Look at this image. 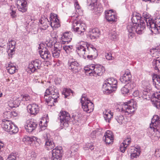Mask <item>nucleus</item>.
<instances>
[{"instance_id": "obj_1", "label": "nucleus", "mask_w": 160, "mask_h": 160, "mask_svg": "<svg viewBox=\"0 0 160 160\" xmlns=\"http://www.w3.org/2000/svg\"><path fill=\"white\" fill-rule=\"evenodd\" d=\"M157 115L153 116L152 120L151 123L150 124V127L151 130L153 129L154 132L152 135V138H154V139L158 140L160 137V120Z\"/></svg>"}, {"instance_id": "obj_2", "label": "nucleus", "mask_w": 160, "mask_h": 160, "mask_svg": "<svg viewBox=\"0 0 160 160\" xmlns=\"http://www.w3.org/2000/svg\"><path fill=\"white\" fill-rule=\"evenodd\" d=\"M81 102L82 108L84 111L89 113L93 111L94 104L90 100L86 97L85 94L82 95Z\"/></svg>"}, {"instance_id": "obj_3", "label": "nucleus", "mask_w": 160, "mask_h": 160, "mask_svg": "<svg viewBox=\"0 0 160 160\" xmlns=\"http://www.w3.org/2000/svg\"><path fill=\"white\" fill-rule=\"evenodd\" d=\"M132 99L127 102H126L122 105V112L124 113L125 115H128L132 114L135 110L136 105Z\"/></svg>"}, {"instance_id": "obj_4", "label": "nucleus", "mask_w": 160, "mask_h": 160, "mask_svg": "<svg viewBox=\"0 0 160 160\" xmlns=\"http://www.w3.org/2000/svg\"><path fill=\"white\" fill-rule=\"evenodd\" d=\"M76 18H77V17ZM72 30L77 34L83 35L86 28L85 24L77 21L76 19L72 21Z\"/></svg>"}, {"instance_id": "obj_5", "label": "nucleus", "mask_w": 160, "mask_h": 160, "mask_svg": "<svg viewBox=\"0 0 160 160\" xmlns=\"http://www.w3.org/2000/svg\"><path fill=\"white\" fill-rule=\"evenodd\" d=\"M58 118L60 120L61 127L62 128L68 127L71 118L70 114L66 111H62L60 112Z\"/></svg>"}, {"instance_id": "obj_6", "label": "nucleus", "mask_w": 160, "mask_h": 160, "mask_svg": "<svg viewBox=\"0 0 160 160\" xmlns=\"http://www.w3.org/2000/svg\"><path fill=\"white\" fill-rule=\"evenodd\" d=\"M63 151L61 147H57L52 150L51 160H61Z\"/></svg>"}, {"instance_id": "obj_7", "label": "nucleus", "mask_w": 160, "mask_h": 160, "mask_svg": "<svg viewBox=\"0 0 160 160\" xmlns=\"http://www.w3.org/2000/svg\"><path fill=\"white\" fill-rule=\"evenodd\" d=\"M41 62L38 60L32 61L29 63L28 68L32 73H34L37 71L38 69L41 68Z\"/></svg>"}, {"instance_id": "obj_8", "label": "nucleus", "mask_w": 160, "mask_h": 160, "mask_svg": "<svg viewBox=\"0 0 160 160\" xmlns=\"http://www.w3.org/2000/svg\"><path fill=\"white\" fill-rule=\"evenodd\" d=\"M38 123L33 119L27 121L25 125V128L27 131L30 132H32L36 128Z\"/></svg>"}, {"instance_id": "obj_9", "label": "nucleus", "mask_w": 160, "mask_h": 160, "mask_svg": "<svg viewBox=\"0 0 160 160\" xmlns=\"http://www.w3.org/2000/svg\"><path fill=\"white\" fill-rule=\"evenodd\" d=\"M92 70L93 72V75L95 77L101 76L104 72V70L102 66L100 65H92Z\"/></svg>"}, {"instance_id": "obj_10", "label": "nucleus", "mask_w": 160, "mask_h": 160, "mask_svg": "<svg viewBox=\"0 0 160 160\" xmlns=\"http://www.w3.org/2000/svg\"><path fill=\"white\" fill-rule=\"evenodd\" d=\"M85 46L87 47L86 54H90L91 58L94 57V58H96L98 56V52L96 49L92 45L90 44L86 45Z\"/></svg>"}, {"instance_id": "obj_11", "label": "nucleus", "mask_w": 160, "mask_h": 160, "mask_svg": "<svg viewBox=\"0 0 160 160\" xmlns=\"http://www.w3.org/2000/svg\"><path fill=\"white\" fill-rule=\"evenodd\" d=\"M55 92V94H53V92L51 93L50 94L51 96H49L47 98V95L46 96H44V98L46 100V102L48 103H53L54 102H57V99L59 97V94L58 90H56Z\"/></svg>"}, {"instance_id": "obj_12", "label": "nucleus", "mask_w": 160, "mask_h": 160, "mask_svg": "<svg viewBox=\"0 0 160 160\" xmlns=\"http://www.w3.org/2000/svg\"><path fill=\"white\" fill-rule=\"evenodd\" d=\"M57 15L54 13H51L50 16L51 26L52 27L58 28L60 26L59 20L56 17Z\"/></svg>"}, {"instance_id": "obj_13", "label": "nucleus", "mask_w": 160, "mask_h": 160, "mask_svg": "<svg viewBox=\"0 0 160 160\" xmlns=\"http://www.w3.org/2000/svg\"><path fill=\"white\" fill-rule=\"evenodd\" d=\"M27 110L30 113L34 115L37 114L39 110L38 105L35 103L28 105L27 106Z\"/></svg>"}, {"instance_id": "obj_14", "label": "nucleus", "mask_w": 160, "mask_h": 160, "mask_svg": "<svg viewBox=\"0 0 160 160\" xmlns=\"http://www.w3.org/2000/svg\"><path fill=\"white\" fill-rule=\"evenodd\" d=\"M18 8L19 11L24 12L27 10L26 7L27 2L25 0H18L17 2Z\"/></svg>"}, {"instance_id": "obj_15", "label": "nucleus", "mask_w": 160, "mask_h": 160, "mask_svg": "<svg viewBox=\"0 0 160 160\" xmlns=\"http://www.w3.org/2000/svg\"><path fill=\"white\" fill-rule=\"evenodd\" d=\"M113 140L112 132L110 131H108L102 138L103 141H104L106 144H110L113 142Z\"/></svg>"}, {"instance_id": "obj_16", "label": "nucleus", "mask_w": 160, "mask_h": 160, "mask_svg": "<svg viewBox=\"0 0 160 160\" xmlns=\"http://www.w3.org/2000/svg\"><path fill=\"white\" fill-rule=\"evenodd\" d=\"M132 21L133 24L137 25L138 23H141L145 22L142 19L140 14L139 13H134L132 15Z\"/></svg>"}, {"instance_id": "obj_17", "label": "nucleus", "mask_w": 160, "mask_h": 160, "mask_svg": "<svg viewBox=\"0 0 160 160\" xmlns=\"http://www.w3.org/2000/svg\"><path fill=\"white\" fill-rule=\"evenodd\" d=\"M105 14L106 18L108 22H114L116 21L117 16L115 13L112 12L111 10L106 11Z\"/></svg>"}, {"instance_id": "obj_18", "label": "nucleus", "mask_w": 160, "mask_h": 160, "mask_svg": "<svg viewBox=\"0 0 160 160\" xmlns=\"http://www.w3.org/2000/svg\"><path fill=\"white\" fill-rule=\"evenodd\" d=\"M129 152L131 153V158L133 159L138 157L140 154L141 151L139 147L136 148L133 147H131Z\"/></svg>"}, {"instance_id": "obj_19", "label": "nucleus", "mask_w": 160, "mask_h": 160, "mask_svg": "<svg viewBox=\"0 0 160 160\" xmlns=\"http://www.w3.org/2000/svg\"><path fill=\"white\" fill-rule=\"evenodd\" d=\"M69 62L68 66L69 69L72 70L73 73L78 72L80 69V67L79 63L75 61Z\"/></svg>"}, {"instance_id": "obj_20", "label": "nucleus", "mask_w": 160, "mask_h": 160, "mask_svg": "<svg viewBox=\"0 0 160 160\" xmlns=\"http://www.w3.org/2000/svg\"><path fill=\"white\" fill-rule=\"evenodd\" d=\"M147 26L150 29L151 31L153 32L157 33L158 32V28L156 24L154 23L153 20L152 19L151 20L147 22Z\"/></svg>"}, {"instance_id": "obj_21", "label": "nucleus", "mask_w": 160, "mask_h": 160, "mask_svg": "<svg viewBox=\"0 0 160 160\" xmlns=\"http://www.w3.org/2000/svg\"><path fill=\"white\" fill-rule=\"evenodd\" d=\"M41 57L44 60H49L51 58V55L48 50L46 48H43L39 51Z\"/></svg>"}, {"instance_id": "obj_22", "label": "nucleus", "mask_w": 160, "mask_h": 160, "mask_svg": "<svg viewBox=\"0 0 160 160\" xmlns=\"http://www.w3.org/2000/svg\"><path fill=\"white\" fill-rule=\"evenodd\" d=\"M117 88V86H112L107 82H105V81L104 82L102 86L104 91L106 92L107 91V93H111L113 91L115 90Z\"/></svg>"}, {"instance_id": "obj_23", "label": "nucleus", "mask_w": 160, "mask_h": 160, "mask_svg": "<svg viewBox=\"0 0 160 160\" xmlns=\"http://www.w3.org/2000/svg\"><path fill=\"white\" fill-rule=\"evenodd\" d=\"M135 83H127L121 89L122 93L123 94H127L129 92V90L131 89H133L135 87Z\"/></svg>"}, {"instance_id": "obj_24", "label": "nucleus", "mask_w": 160, "mask_h": 160, "mask_svg": "<svg viewBox=\"0 0 160 160\" xmlns=\"http://www.w3.org/2000/svg\"><path fill=\"white\" fill-rule=\"evenodd\" d=\"M87 6H88V8L90 9L97 8L98 11L100 12H102L103 11V8L102 7L100 8V10H98L99 7L97 6V0H88Z\"/></svg>"}, {"instance_id": "obj_25", "label": "nucleus", "mask_w": 160, "mask_h": 160, "mask_svg": "<svg viewBox=\"0 0 160 160\" xmlns=\"http://www.w3.org/2000/svg\"><path fill=\"white\" fill-rule=\"evenodd\" d=\"M4 120L2 122V128L5 131L9 132V131L11 130L10 129L12 128L13 124L9 120Z\"/></svg>"}, {"instance_id": "obj_26", "label": "nucleus", "mask_w": 160, "mask_h": 160, "mask_svg": "<svg viewBox=\"0 0 160 160\" xmlns=\"http://www.w3.org/2000/svg\"><path fill=\"white\" fill-rule=\"evenodd\" d=\"M4 120L2 122V128L5 131L9 132V131L11 130L10 129L12 128L13 124L9 120Z\"/></svg>"}, {"instance_id": "obj_27", "label": "nucleus", "mask_w": 160, "mask_h": 160, "mask_svg": "<svg viewBox=\"0 0 160 160\" xmlns=\"http://www.w3.org/2000/svg\"><path fill=\"white\" fill-rule=\"evenodd\" d=\"M49 136V134H47L45 136V138H46L45 146L47 149L49 150L52 149L55 147L53 142L51 139L48 138V137Z\"/></svg>"}, {"instance_id": "obj_28", "label": "nucleus", "mask_w": 160, "mask_h": 160, "mask_svg": "<svg viewBox=\"0 0 160 160\" xmlns=\"http://www.w3.org/2000/svg\"><path fill=\"white\" fill-rule=\"evenodd\" d=\"M145 26L146 23L145 22L138 23L137 25H135V32L139 34H142L145 29Z\"/></svg>"}, {"instance_id": "obj_29", "label": "nucleus", "mask_w": 160, "mask_h": 160, "mask_svg": "<svg viewBox=\"0 0 160 160\" xmlns=\"http://www.w3.org/2000/svg\"><path fill=\"white\" fill-rule=\"evenodd\" d=\"M62 42L63 44L66 42H70L72 39V35L70 32H65L63 34V36L61 37Z\"/></svg>"}, {"instance_id": "obj_30", "label": "nucleus", "mask_w": 160, "mask_h": 160, "mask_svg": "<svg viewBox=\"0 0 160 160\" xmlns=\"http://www.w3.org/2000/svg\"><path fill=\"white\" fill-rule=\"evenodd\" d=\"M132 76L131 75H128V76L126 75H123L120 77V80L122 83H134V82L132 81Z\"/></svg>"}, {"instance_id": "obj_31", "label": "nucleus", "mask_w": 160, "mask_h": 160, "mask_svg": "<svg viewBox=\"0 0 160 160\" xmlns=\"http://www.w3.org/2000/svg\"><path fill=\"white\" fill-rule=\"evenodd\" d=\"M100 35V32L99 29L95 28L90 31L89 36L91 39H95L97 37H98Z\"/></svg>"}, {"instance_id": "obj_32", "label": "nucleus", "mask_w": 160, "mask_h": 160, "mask_svg": "<svg viewBox=\"0 0 160 160\" xmlns=\"http://www.w3.org/2000/svg\"><path fill=\"white\" fill-rule=\"evenodd\" d=\"M89 44L86 43L84 44L83 46L81 45L77 48V52L78 54L80 55H82L84 57V55L86 54V51H87V47L86 45H88Z\"/></svg>"}, {"instance_id": "obj_33", "label": "nucleus", "mask_w": 160, "mask_h": 160, "mask_svg": "<svg viewBox=\"0 0 160 160\" xmlns=\"http://www.w3.org/2000/svg\"><path fill=\"white\" fill-rule=\"evenodd\" d=\"M6 66L7 71L10 74L14 73L17 70L14 64L11 62L6 64Z\"/></svg>"}, {"instance_id": "obj_34", "label": "nucleus", "mask_w": 160, "mask_h": 160, "mask_svg": "<svg viewBox=\"0 0 160 160\" xmlns=\"http://www.w3.org/2000/svg\"><path fill=\"white\" fill-rule=\"evenodd\" d=\"M115 119L120 124L125 123L127 122V118H124L123 115L118 114L115 117Z\"/></svg>"}, {"instance_id": "obj_35", "label": "nucleus", "mask_w": 160, "mask_h": 160, "mask_svg": "<svg viewBox=\"0 0 160 160\" xmlns=\"http://www.w3.org/2000/svg\"><path fill=\"white\" fill-rule=\"evenodd\" d=\"M52 54L53 57L55 58H57L59 57L60 50L58 48L54 46L51 49Z\"/></svg>"}, {"instance_id": "obj_36", "label": "nucleus", "mask_w": 160, "mask_h": 160, "mask_svg": "<svg viewBox=\"0 0 160 160\" xmlns=\"http://www.w3.org/2000/svg\"><path fill=\"white\" fill-rule=\"evenodd\" d=\"M153 68L158 70L159 73H160V60L154 59L152 62Z\"/></svg>"}, {"instance_id": "obj_37", "label": "nucleus", "mask_w": 160, "mask_h": 160, "mask_svg": "<svg viewBox=\"0 0 160 160\" xmlns=\"http://www.w3.org/2000/svg\"><path fill=\"white\" fill-rule=\"evenodd\" d=\"M55 90H58V89L56 88L55 86H51L49 87L46 90L44 96H46L47 95H50L51 94V93H52V92H53Z\"/></svg>"}, {"instance_id": "obj_38", "label": "nucleus", "mask_w": 160, "mask_h": 160, "mask_svg": "<svg viewBox=\"0 0 160 160\" xmlns=\"http://www.w3.org/2000/svg\"><path fill=\"white\" fill-rule=\"evenodd\" d=\"M38 138L34 136L25 137L23 139V141H27L29 142L32 143L34 142L37 141Z\"/></svg>"}, {"instance_id": "obj_39", "label": "nucleus", "mask_w": 160, "mask_h": 160, "mask_svg": "<svg viewBox=\"0 0 160 160\" xmlns=\"http://www.w3.org/2000/svg\"><path fill=\"white\" fill-rule=\"evenodd\" d=\"M111 39L113 40H117L118 38V35L116 32L115 29H113L109 34Z\"/></svg>"}, {"instance_id": "obj_40", "label": "nucleus", "mask_w": 160, "mask_h": 160, "mask_svg": "<svg viewBox=\"0 0 160 160\" xmlns=\"http://www.w3.org/2000/svg\"><path fill=\"white\" fill-rule=\"evenodd\" d=\"M105 81L112 86H117V80L113 78H108Z\"/></svg>"}, {"instance_id": "obj_41", "label": "nucleus", "mask_w": 160, "mask_h": 160, "mask_svg": "<svg viewBox=\"0 0 160 160\" xmlns=\"http://www.w3.org/2000/svg\"><path fill=\"white\" fill-rule=\"evenodd\" d=\"M4 117H6L5 115L6 116V117L7 118H9L11 117V116H13L14 117L16 116L17 115V113L15 111H8L5 112L4 113Z\"/></svg>"}, {"instance_id": "obj_42", "label": "nucleus", "mask_w": 160, "mask_h": 160, "mask_svg": "<svg viewBox=\"0 0 160 160\" xmlns=\"http://www.w3.org/2000/svg\"><path fill=\"white\" fill-rule=\"evenodd\" d=\"M150 16L147 12H144L142 15V17H141L142 19L143 20L145 23H146L147 22H148L149 20H151L152 19L150 17Z\"/></svg>"}, {"instance_id": "obj_43", "label": "nucleus", "mask_w": 160, "mask_h": 160, "mask_svg": "<svg viewBox=\"0 0 160 160\" xmlns=\"http://www.w3.org/2000/svg\"><path fill=\"white\" fill-rule=\"evenodd\" d=\"M156 81H155V87L158 89H160V75L156 74L155 75Z\"/></svg>"}, {"instance_id": "obj_44", "label": "nucleus", "mask_w": 160, "mask_h": 160, "mask_svg": "<svg viewBox=\"0 0 160 160\" xmlns=\"http://www.w3.org/2000/svg\"><path fill=\"white\" fill-rule=\"evenodd\" d=\"M127 29L128 32H135V25L133 23L129 24L127 26Z\"/></svg>"}, {"instance_id": "obj_45", "label": "nucleus", "mask_w": 160, "mask_h": 160, "mask_svg": "<svg viewBox=\"0 0 160 160\" xmlns=\"http://www.w3.org/2000/svg\"><path fill=\"white\" fill-rule=\"evenodd\" d=\"M73 92L72 91L71 89L64 88L62 92V94L64 95L65 98H67L70 93H72Z\"/></svg>"}, {"instance_id": "obj_46", "label": "nucleus", "mask_w": 160, "mask_h": 160, "mask_svg": "<svg viewBox=\"0 0 160 160\" xmlns=\"http://www.w3.org/2000/svg\"><path fill=\"white\" fill-rule=\"evenodd\" d=\"M12 126V128L10 129L11 130L9 131V133L11 134H15L17 133L18 131V128L14 124Z\"/></svg>"}, {"instance_id": "obj_47", "label": "nucleus", "mask_w": 160, "mask_h": 160, "mask_svg": "<svg viewBox=\"0 0 160 160\" xmlns=\"http://www.w3.org/2000/svg\"><path fill=\"white\" fill-rule=\"evenodd\" d=\"M113 114H111V113L104 114V117L106 121L108 122H110L111 118H112Z\"/></svg>"}, {"instance_id": "obj_48", "label": "nucleus", "mask_w": 160, "mask_h": 160, "mask_svg": "<svg viewBox=\"0 0 160 160\" xmlns=\"http://www.w3.org/2000/svg\"><path fill=\"white\" fill-rule=\"evenodd\" d=\"M72 46H64L63 47V49L65 50L67 54H69L71 51Z\"/></svg>"}, {"instance_id": "obj_49", "label": "nucleus", "mask_w": 160, "mask_h": 160, "mask_svg": "<svg viewBox=\"0 0 160 160\" xmlns=\"http://www.w3.org/2000/svg\"><path fill=\"white\" fill-rule=\"evenodd\" d=\"M11 12H10L11 16L12 18H15L17 16L16 13L15 11L16 8L14 6H11L10 8Z\"/></svg>"}, {"instance_id": "obj_50", "label": "nucleus", "mask_w": 160, "mask_h": 160, "mask_svg": "<svg viewBox=\"0 0 160 160\" xmlns=\"http://www.w3.org/2000/svg\"><path fill=\"white\" fill-rule=\"evenodd\" d=\"M131 138L129 136H127V138H125L124 140L122 143V144H124L125 145H128L131 142Z\"/></svg>"}, {"instance_id": "obj_51", "label": "nucleus", "mask_w": 160, "mask_h": 160, "mask_svg": "<svg viewBox=\"0 0 160 160\" xmlns=\"http://www.w3.org/2000/svg\"><path fill=\"white\" fill-rule=\"evenodd\" d=\"M17 158L15 154L12 153L8 156L6 160H16Z\"/></svg>"}, {"instance_id": "obj_52", "label": "nucleus", "mask_w": 160, "mask_h": 160, "mask_svg": "<svg viewBox=\"0 0 160 160\" xmlns=\"http://www.w3.org/2000/svg\"><path fill=\"white\" fill-rule=\"evenodd\" d=\"M16 42L14 40H11L9 42V48L15 49L16 45Z\"/></svg>"}, {"instance_id": "obj_53", "label": "nucleus", "mask_w": 160, "mask_h": 160, "mask_svg": "<svg viewBox=\"0 0 160 160\" xmlns=\"http://www.w3.org/2000/svg\"><path fill=\"white\" fill-rule=\"evenodd\" d=\"M78 146L77 145H73L71 148L70 151L71 152H75L78 150Z\"/></svg>"}, {"instance_id": "obj_54", "label": "nucleus", "mask_w": 160, "mask_h": 160, "mask_svg": "<svg viewBox=\"0 0 160 160\" xmlns=\"http://www.w3.org/2000/svg\"><path fill=\"white\" fill-rule=\"evenodd\" d=\"M22 98V100L28 101L30 99V97L28 94H25L24 95H21Z\"/></svg>"}, {"instance_id": "obj_55", "label": "nucleus", "mask_w": 160, "mask_h": 160, "mask_svg": "<svg viewBox=\"0 0 160 160\" xmlns=\"http://www.w3.org/2000/svg\"><path fill=\"white\" fill-rule=\"evenodd\" d=\"M127 147V145H125L124 144H123L122 145H120V151L122 152H124Z\"/></svg>"}, {"instance_id": "obj_56", "label": "nucleus", "mask_w": 160, "mask_h": 160, "mask_svg": "<svg viewBox=\"0 0 160 160\" xmlns=\"http://www.w3.org/2000/svg\"><path fill=\"white\" fill-rule=\"evenodd\" d=\"M105 56L106 58L108 60H110L113 59L114 58L112 56V55L110 53H105Z\"/></svg>"}, {"instance_id": "obj_57", "label": "nucleus", "mask_w": 160, "mask_h": 160, "mask_svg": "<svg viewBox=\"0 0 160 160\" xmlns=\"http://www.w3.org/2000/svg\"><path fill=\"white\" fill-rule=\"evenodd\" d=\"M37 155L36 153L34 152H32L30 154L31 158L32 160H34L36 158Z\"/></svg>"}, {"instance_id": "obj_58", "label": "nucleus", "mask_w": 160, "mask_h": 160, "mask_svg": "<svg viewBox=\"0 0 160 160\" xmlns=\"http://www.w3.org/2000/svg\"><path fill=\"white\" fill-rule=\"evenodd\" d=\"M132 95L135 97H138L140 98L141 96L140 95L139 93V91L138 90L135 91L133 92Z\"/></svg>"}, {"instance_id": "obj_59", "label": "nucleus", "mask_w": 160, "mask_h": 160, "mask_svg": "<svg viewBox=\"0 0 160 160\" xmlns=\"http://www.w3.org/2000/svg\"><path fill=\"white\" fill-rule=\"evenodd\" d=\"M90 55L89 54H86L85 55H84L83 58H87L88 59V60H92L93 59H95V58H94V57H93L92 58H91V57L90 56Z\"/></svg>"}, {"instance_id": "obj_60", "label": "nucleus", "mask_w": 160, "mask_h": 160, "mask_svg": "<svg viewBox=\"0 0 160 160\" xmlns=\"http://www.w3.org/2000/svg\"><path fill=\"white\" fill-rule=\"evenodd\" d=\"M155 154L157 157H160V150L156 149V151H155Z\"/></svg>"}, {"instance_id": "obj_61", "label": "nucleus", "mask_w": 160, "mask_h": 160, "mask_svg": "<svg viewBox=\"0 0 160 160\" xmlns=\"http://www.w3.org/2000/svg\"><path fill=\"white\" fill-rule=\"evenodd\" d=\"M39 22H40L41 24H42L43 26H45V28H47L48 27L47 25H46V23H45L42 20H41L39 21Z\"/></svg>"}, {"instance_id": "obj_62", "label": "nucleus", "mask_w": 160, "mask_h": 160, "mask_svg": "<svg viewBox=\"0 0 160 160\" xmlns=\"http://www.w3.org/2000/svg\"><path fill=\"white\" fill-rule=\"evenodd\" d=\"M42 121H40V123H39V126L40 127V129L41 131H43L44 130H45L46 128V126L43 125L42 126Z\"/></svg>"}, {"instance_id": "obj_63", "label": "nucleus", "mask_w": 160, "mask_h": 160, "mask_svg": "<svg viewBox=\"0 0 160 160\" xmlns=\"http://www.w3.org/2000/svg\"><path fill=\"white\" fill-rule=\"evenodd\" d=\"M153 21H154V23H155L156 24V25H157L159 23H160V18H157L156 19H154V20H153Z\"/></svg>"}, {"instance_id": "obj_64", "label": "nucleus", "mask_w": 160, "mask_h": 160, "mask_svg": "<svg viewBox=\"0 0 160 160\" xmlns=\"http://www.w3.org/2000/svg\"><path fill=\"white\" fill-rule=\"evenodd\" d=\"M152 96H154L155 98L160 100V92L158 93L153 94Z\"/></svg>"}]
</instances>
